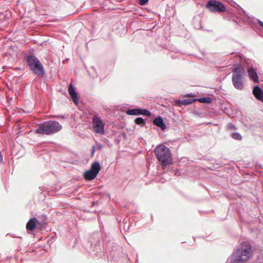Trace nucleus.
<instances>
[{
    "instance_id": "obj_1",
    "label": "nucleus",
    "mask_w": 263,
    "mask_h": 263,
    "mask_svg": "<svg viewBox=\"0 0 263 263\" xmlns=\"http://www.w3.org/2000/svg\"><path fill=\"white\" fill-rule=\"evenodd\" d=\"M253 255V250L251 244L248 242H243L234 250L230 256V263H245Z\"/></svg>"
},
{
    "instance_id": "obj_2",
    "label": "nucleus",
    "mask_w": 263,
    "mask_h": 263,
    "mask_svg": "<svg viewBox=\"0 0 263 263\" xmlns=\"http://www.w3.org/2000/svg\"><path fill=\"white\" fill-rule=\"evenodd\" d=\"M62 126L57 121L50 120L37 125L36 133L42 135H51L61 130Z\"/></svg>"
},
{
    "instance_id": "obj_3",
    "label": "nucleus",
    "mask_w": 263,
    "mask_h": 263,
    "mask_svg": "<svg viewBox=\"0 0 263 263\" xmlns=\"http://www.w3.org/2000/svg\"><path fill=\"white\" fill-rule=\"evenodd\" d=\"M158 160L162 166H166L172 163V158L170 149L164 145H157L154 149Z\"/></svg>"
},
{
    "instance_id": "obj_4",
    "label": "nucleus",
    "mask_w": 263,
    "mask_h": 263,
    "mask_svg": "<svg viewBox=\"0 0 263 263\" xmlns=\"http://www.w3.org/2000/svg\"><path fill=\"white\" fill-rule=\"evenodd\" d=\"M232 81L235 88L242 89L243 87L244 76L246 71L240 64L234 65L232 68Z\"/></svg>"
},
{
    "instance_id": "obj_5",
    "label": "nucleus",
    "mask_w": 263,
    "mask_h": 263,
    "mask_svg": "<svg viewBox=\"0 0 263 263\" xmlns=\"http://www.w3.org/2000/svg\"><path fill=\"white\" fill-rule=\"evenodd\" d=\"M27 62L31 69L37 75L44 73V68L38 60L34 55H29L27 58Z\"/></svg>"
},
{
    "instance_id": "obj_6",
    "label": "nucleus",
    "mask_w": 263,
    "mask_h": 263,
    "mask_svg": "<svg viewBox=\"0 0 263 263\" xmlns=\"http://www.w3.org/2000/svg\"><path fill=\"white\" fill-rule=\"evenodd\" d=\"M101 169L100 164L99 162H93L90 170L84 173V177L87 180H92L95 179Z\"/></svg>"
},
{
    "instance_id": "obj_7",
    "label": "nucleus",
    "mask_w": 263,
    "mask_h": 263,
    "mask_svg": "<svg viewBox=\"0 0 263 263\" xmlns=\"http://www.w3.org/2000/svg\"><path fill=\"white\" fill-rule=\"evenodd\" d=\"M206 8L212 12H222L226 10V7L220 2L210 0L206 5Z\"/></svg>"
},
{
    "instance_id": "obj_8",
    "label": "nucleus",
    "mask_w": 263,
    "mask_h": 263,
    "mask_svg": "<svg viewBox=\"0 0 263 263\" xmlns=\"http://www.w3.org/2000/svg\"><path fill=\"white\" fill-rule=\"evenodd\" d=\"M92 126L95 133L100 135L104 134V123L100 117L97 116L93 117Z\"/></svg>"
},
{
    "instance_id": "obj_9",
    "label": "nucleus",
    "mask_w": 263,
    "mask_h": 263,
    "mask_svg": "<svg viewBox=\"0 0 263 263\" xmlns=\"http://www.w3.org/2000/svg\"><path fill=\"white\" fill-rule=\"evenodd\" d=\"M247 72L251 80L254 83L259 82V78L255 69H254L252 66H248L247 67Z\"/></svg>"
},
{
    "instance_id": "obj_10",
    "label": "nucleus",
    "mask_w": 263,
    "mask_h": 263,
    "mask_svg": "<svg viewBox=\"0 0 263 263\" xmlns=\"http://www.w3.org/2000/svg\"><path fill=\"white\" fill-rule=\"evenodd\" d=\"M252 93L257 100L263 103V90L259 86H254Z\"/></svg>"
},
{
    "instance_id": "obj_11",
    "label": "nucleus",
    "mask_w": 263,
    "mask_h": 263,
    "mask_svg": "<svg viewBox=\"0 0 263 263\" xmlns=\"http://www.w3.org/2000/svg\"><path fill=\"white\" fill-rule=\"evenodd\" d=\"M68 92L73 100L75 104L78 103V98L77 96V92L76 91L75 88L72 84L69 85L68 88Z\"/></svg>"
},
{
    "instance_id": "obj_12",
    "label": "nucleus",
    "mask_w": 263,
    "mask_h": 263,
    "mask_svg": "<svg viewBox=\"0 0 263 263\" xmlns=\"http://www.w3.org/2000/svg\"><path fill=\"white\" fill-rule=\"evenodd\" d=\"M37 221L36 218H31L26 224V229L28 231H33L36 228V222Z\"/></svg>"
},
{
    "instance_id": "obj_13",
    "label": "nucleus",
    "mask_w": 263,
    "mask_h": 263,
    "mask_svg": "<svg viewBox=\"0 0 263 263\" xmlns=\"http://www.w3.org/2000/svg\"><path fill=\"white\" fill-rule=\"evenodd\" d=\"M153 123L161 128L162 130H164L166 128V125L164 124L162 118L158 117L155 119L153 121Z\"/></svg>"
},
{
    "instance_id": "obj_14",
    "label": "nucleus",
    "mask_w": 263,
    "mask_h": 263,
    "mask_svg": "<svg viewBox=\"0 0 263 263\" xmlns=\"http://www.w3.org/2000/svg\"><path fill=\"white\" fill-rule=\"evenodd\" d=\"M141 109H132L127 110L126 113L128 115H140Z\"/></svg>"
},
{
    "instance_id": "obj_15",
    "label": "nucleus",
    "mask_w": 263,
    "mask_h": 263,
    "mask_svg": "<svg viewBox=\"0 0 263 263\" xmlns=\"http://www.w3.org/2000/svg\"><path fill=\"white\" fill-rule=\"evenodd\" d=\"M195 101V99L189 98L183 100L182 101H180V102L183 105H189L192 104Z\"/></svg>"
},
{
    "instance_id": "obj_16",
    "label": "nucleus",
    "mask_w": 263,
    "mask_h": 263,
    "mask_svg": "<svg viewBox=\"0 0 263 263\" xmlns=\"http://www.w3.org/2000/svg\"><path fill=\"white\" fill-rule=\"evenodd\" d=\"M135 123L138 125H144L145 124L144 120L141 117H138L135 119Z\"/></svg>"
},
{
    "instance_id": "obj_17",
    "label": "nucleus",
    "mask_w": 263,
    "mask_h": 263,
    "mask_svg": "<svg viewBox=\"0 0 263 263\" xmlns=\"http://www.w3.org/2000/svg\"><path fill=\"white\" fill-rule=\"evenodd\" d=\"M211 99L209 97H203L200 98L199 101L201 103H210L211 102Z\"/></svg>"
},
{
    "instance_id": "obj_18",
    "label": "nucleus",
    "mask_w": 263,
    "mask_h": 263,
    "mask_svg": "<svg viewBox=\"0 0 263 263\" xmlns=\"http://www.w3.org/2000/svg\"><path fill=\"white\" fill-rule=\"evenodd\" d=\"M232 137L233 139H236V140H241L242 139V137L238 133H234L232 134Z\"/></svg>"
},
{
    "instance_id": "obj_19",
    "label": "nucleus",
    "mask_w": 263,
    "mask_h": 263,
    "mask_svg": "<svg viewBox=\"0 0 263 263\" xmlns=\"http://www.w3.org/2000/svg\"><path fill=\"white\" fill-rule=\"evenodd\" d=\"M140 115H143L146 116H149L151 115V112L147 109H141L140 111Z\"/></svg>"
},
{
    "instance_id": "obj_20",
    "label": "nucleus",
    "mask_w": 263,
    "mask_h": 263,
    "mask_svg": "<svg viewBox=\"0 0 263 263\" xmlns=\"http://www.w3.org/2000/svg\"><path fill=\"white\" fill-rule=\"evenodd\" d=\"M227 129L229 130L236 129L235 126L231 123H229L227 126Z\"/></svg>"
},
{
    "instance_id": "obj_21",
    "label": "nucleus",
    "mask_w": 263,
    "mask_h": 263,
    "mask_svg": "<svg viewBox=\"0 0 263 263\" xmlns=\"http://www.w3.org/2000/svg\"><path fill=\"white\" fill-rule=\"evenodd\" d=\"M148 0H139V3L141 5H144Z\"/></svg>"
},
{
    "instance_id": "obj_22",
    "label": "nucleus",
    "mask_w": 263,
    "mask_h": 263,
    "mask_svg": "<svg viewBox=\"0 0 263 263\" xmlns=\"http://www.w3.org/2000/svg\"><path fill=\"white\" fill-rule=\"evenodd\" d=\"M258 23H259V24L261 27H263V23H262V21H258Z\"/></svg>"
},
{
    "instance_id": "obj_23",
    "label": "nucleus",
    "mask_w": 263,
    "mask_h": 263,
    "mask_svg": "<svg viewBox=\"0 0 263 263\" xmlns=\"http://www.w3.org/2000/svg\"><path fill=\"white\" fill-rule=\"evenodd\" d=\"M95 153V147H93L92 150V154H93Z\"/></svg>"
}]
</instances>
